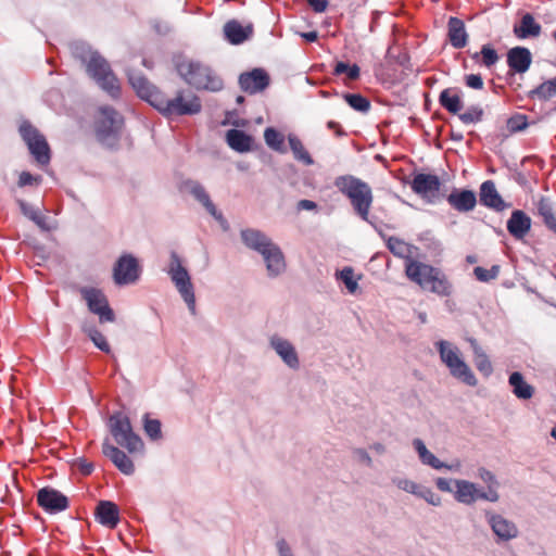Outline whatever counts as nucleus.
Here are the masks:
<instances>
[{
  "mask_svg": "<svg viewBox=\"0 0 556 556\" xmlns=\"http://www.w3.org/2000/svg\"><path fill=\"white\" fill-rule=\"evenodd\" d=\"M128 79L137 94L166 117L195 115L201 112L202 104L195 94L180 90L174 98H168L142 75L129 73Z\"/></svg>",
  "mask_w": 556,
  "mask_h": 556,
  "instance_id": "1",
  "label": "nucleus"
},
{
  "mask_svg": "<svg viewBox=\"0 0 556 556\" xmlns=\"http://www.w3.org/2000/svg\"><path fill=\"white\" fill-rule=\"evenodd\" d=\"M405 275L407 279L421 289L429 290L440 296L452 294V285L445 274L430 264L417 260L409 261L405 264Z\"/></svg>",
  "mask_w": 556,
  "mask_h": 556,
  "instance_id": "2",
  "label": "nucleus"
},
{
  "mask_svg": "<svg viewBox=\"0 0 556 556\" xmlns=\"http://www.w3.org/2000/svg\"><path fill=\"white\" fill-rule=\"evenodd\" d=\"M334 187L350 200L355 214L364 222L369 220L374 202L370 186L353 175H342L334 179Z\"/></svg>",
  "mask_w": 556,
  "mask_h": 556,
  "instance_id": "3",
  "label": "nucleus"
},
{
  "mask_svg": "<svg viewBox=\"0 0 556 556\" xmlns=\"http://www.w3.org/2000/svg\"><path fill=\"white\" fill-rule=\"evenodd\" d=\"M241 238L247 247L263 256L269 276H278L285 270L286 263L280 248L266 235L255 229H245L241 231Z\"/></svg>",
  "mask_w": 556,
  "mask_h": 556,
  "instance_id": "4",
  "label": "nucleus"
},
{
  "mask_svg": "<svg viewBox=\"0 0 556 556\" xmlns=\"http://www.w3.org/2000/svg\"><path fill=\"white\" fill-rule=\"evenodd\" d=\"M86 47L84 45L73 46V53L87 62L88 74L105 90L112 98L119 96V83L114 73L111 71L109 63L99 54L90 53L87 61Z\"/></svg>",
  "mask_w": 556,
  "mask_h": 556,
  "instance_id": "5",
  "label": "nucleus"
},
{
  "mask_svg": "<svg viewBox=\"0 0 556 556\" xmlns=\"http://www.w3.org/2000/svg\"><path fill=\"white\" fill-rule=\"evenodd\" d=\"M180 77L195 89L219 91L224 87L223 79L206 64L193 60H184L177 64Z\"/></svg>",
  "mask_w": 556,
  "mask_h": 556,
  "instance_id": "6",
  "label": "nucleus"
},
{
  "mask_svg": "<svg viewBox=\"0 0 556 556\" xmlns=\"http://www.w3.org/2000/svg\"><path fill=\"white\" fill-rule=\"evenodd\" d=\"M441 362L448 368L450 374L469 387H476L478 380L470 367L463 359L460 350L453 343L440 340L435 343Z\"/></svg>",
  "mask_w": 556,
  "mask_h": 556,
  "instance_id": "7",
  "label": "nucleus"
},
{
  "mask_svg": "<svg viewBox=\"0 0 556 556\" xmlns=\"http://www.w3.org/2000/svg\"><path fill=\"white\" fill-rule=\"evenodd\" d=\"M109 428L114 440L129 453H135L143 447L140 437L132 431L129 418L123 413H116L110 417Z\"/></svg>",
  "mask_w": 556,
  "mask_h": 556,
  "instance_id": "8",
  "label": "nucleus"
},
{
  "mask_svg": "<svg viewBox=\"0 0 556 556\" xmlns=\"http://www.w3.org/2000/svg\"><path fill=\"white\" fill-rule=\"evenodd\" d=\"M124 125L123 116L111 106H101L96 119V135L104 144L116 141Z\"/></svg>",
  "mask_w": 556,
  "mask_h": 556,
  "instance_id": "9",
  "label": "nucleus"
},
{
  "mask_svg": "<svg viewBox=\"0 0 556 556\" xmlns=\"http://www.w3.org/2000/svg\"><path fill=\"white\" fill-rule=\"evenodd\" d=\"M168 275L170 276V279L180 293L181 298L188 305L190 312L195 314V296L193 286L187 269L181 265L180 257L176 252L170 254Z\"/></svg>",
  "mask_w": 556,
  "mask_h": 556,
  "instance_id": "10",
  "label": "nucleus"
},
{
  "mask_svg": "<svg viewBox=\"0 0 556 556\" xmlns=\"http://www.w3.org/2000/svg\"><path fill=\"white\" fill-rule=\"evenodd\" d=\"M20 134L36 161L40 165H47L50 162V148L46 138L28 122L21 124Z\"/></svg>",
  "mask_w": 556,
  "mask_h": 556,
  "instance_id": "11",
  "label": "nucleus"
},
{
  "mask_svg": "<svg viewBox=\"0 0 556 556\" xmlns=\"http://www.w3.org/2000/svg\"><path fill=\"white\" fill-rule=\"evenodd\" d=\"M454 497L457 502L466 505H471L478 500H484L489 502H497L500 495L497 490H494L489 485L486 492L481 491L473 482L467 480H455V492Z\"/></svg>",
  "mask_w": 556,
  "mask_h": 556,
  "instance_id": "12",
  "label": "nucleus"
},
{
  "mask_svg": "<svg viewBox=\"0 0 556 556\" xmlns=\"http://www.w3.org/2000/svg\"><path fill=\"white\" fill-rule=\"evenodd\" d=\"M80 293L91 313L99 316L101 323L114 321L115 315L103 292L96 288H83Z\"/></svg>",
  "mask_w": 556,
  "mask_h": 556,
  "instance_id": "13",
  "label": "nucleus"
},
{
  "mask_svg": "<svg viewBox=\"0 0 556 556\" xmlns=\"http://www.w3.org/2000/svg\"><path fill=\"white\" fill-rule=\"evenodd\" d=\"M37 503L47 513L56 514L68 507L67 497L60 491L46 486L37 492Z\"/></svg>",
  "mask_w": 556,
  "mask_h": 556,
  "instance_id": "14",
  "label": "nucleus"
},
{
  "mask_svg": "<svg viewBox=\"0 0 556 556\" xmlns=\"http://www.w3.org/2000/svg\"><path fill=\"white\" fill-rule=\"evenodd\" d=\"M137 260L130 255L122 256L114 267V280L117 285L134 283L139 278Z\"/></svg>",
  "mask_w": 556,
  "mask_h": 556,
  "instance_id": "15",
  "label": "nucleus"
},
{
  "mask_svg": "<svg viewBox=\"0 0 556 556\" xmlns=\"http://www.w3.org/2000/svg\"><path fill=\"white\" fill-rule=\"evenodd\" d=\"M240 88L250 94L263 91L269 85V76L263 68H254L239 76Z\"/></svg>",
  "mask_w": 556,
  "mask_h": 556,
  "instance_id": "16",
  "label": "nucleus"
},
{
  "mask_svg": "<svg viewBox=\"0 0 556 556\" xmlns=\"http://www.w3.org/2000/svg\"><path fill=\"white\" fill-rule=\"evenodd\" d=\"M440 187L441 182L439 177L432 174H417L410 182L412 190L425 199L434 198L438 194Z\"/></svg>",
  "mask_w": 556,
  "mask_h": 556,
  "instance_id": "17",
  "label": "nucleus"
},
{
  "mask_svg": "<svg viewBox=\"0 0 556 556\" xmlns=\"http://www.w3.org/2000/svg\"><path fill=\"white\" fill-rule=\"evenodd\" d=\"M488 522L500 541H510L518 535L517 526L497 514H488Z\"/></svg>",
  "mask_w": 556,
  "mask_h": 556,
  "instance_id": "18",
  "label": "nucleus"
},
{
  "mask_svg": "<svg viewBox=\"0 0 556 556\" xmlns=\"http://www.w3.org/2000/svg\"><path fill=\"white\" fill-rule=\"evenodd\" d=\"M102 453L122 471L124 475H132L135 465L132 460L118 447L112 445L109 440L102 444Z\"/></svg>",
  "mask_w": 556,
  "mask_h": 556,
  "instance_id": "19",
  "label": "nucleus"
},
{
  "mask_svg": "<svg viewBox=\"0 0 556 556\" xmlns=\"http://www.w3.org/2000/svg\"><path fill=\"white\" fill-rule=\"evenodd\" d=\"M506 227L515 239L521 240L531 229V218L523 211L515 210L507 220Z\"/></svg>",
  "mask_w": 556,
  "mask_h": 556,
  "instance_id": "20",
  "label": "nucleus"
},
{
  "mask_svg": "<svg viewBox=\"0 0 556 556\" xmlns=\"http://www.w3.org/2000/svg\"><path fill=\"white\" fill-rule=\"evenodd\" d=\"M480 202L482 205L497 212L508 206L497 192L495 184L492 180H486L480 186Z\"/></svg>",
  "mask_w": 556,
  "mask_h": 556,
  "instance_id": "21",
  "label": "nucleus"
},
{
  "mask_svg": "<svg viewBox=\"0 0 556 556\" xmlns=\"http://www.w3.org/2000/svg\"><path fill=\"white\" fill-rule=\"evenodd\" d=\"M253 34V26H243L237 20H230L224 25V35L231 45H240L249 39Z\"/></svg>",
  "mask_w": 556,
  "mask_h": 556,
  "instance_id": "22",
  "label": "nucleus"
},
{
  "mask_svg": "<svg viewBox=\"0 0 556 556\" xmlns=\"http://www.w3.org/2000/svg\"><path fill=\"white\" fill-rule=\"evenodd\" d=\"M532 56L529 49L523 47H515L507 53V64L515 73L522 74L527 72L531 65Z\"/></svg>",
  "mask_w": 556,
  "mask_h": 556,
  "instance_id": "23",
  "label": "nucleus"
},
{
  "mask_svg": "<svg viewBox=\"0 0 556 556\" xmlns=\"http://www.w3.org/2000/svg\"><path fill=\"white\" fill-rule=\"evenodd\" d=\"M447 202L458 212H470L477 204V197L471 190L455 189L448 194Z\"/></svg>",
  "mask_w": 556,
  "mask_h": 556,
  "instance_id": "24",
  "label": "nucleus"
},
{
  "mask_svg": "<svg viewBox=\"0 0 556 556\" xmlns=\"http://www.w3.org/2000/svg\"><path fill=\"white\" fill-rule=\"evenodd\" d=\"M447 37L450 43L455 49L464 48L468 42V34L465 23L455 16H451L447 22Z\"/></svg>",
  "mask_w": 556,
  "mask_h": 556,
  "instance_id": "25",
  "label": "nucleus"
},
{
  "mask_svg": "<svg viewBox=\"0 0 556 556\" xmlns=\"http://www.w3.org/2000/svg\"><path fill=\"white\" fill-rule=\"evenodd\" d=\"M96 517L101 525L113 529L119 521L118 507L113 502L101 501L97 506Z\"/></svg>",
  "mask_w": 556,
  "mask_h": 556,
  "instance_id": "26",
  "label": "nucleus"
},
{
  "mask_svg": "<svg viewBox=\"0 0 556 556\" xmlns=\"http://www.w3.org/2000/svg\"><path fill=\"white\" fill-rule=\"evenodd\" d=\"M270 345L282 361L291 368L299 367V358L294 346L287 340L274 336L270 339Z\"/></svg>",
  "mask_w": 556,
  "mask_h": 556,
  "instance_id": "27",
  "label": "nucleus"
},
{
  "mask_svg": "<svg viewBox=\"0 0 556 556\" xmlns=\"http://www.w3.org/2000/svg\"><path fill=\"white\" fill-rule=\"evenodd\" d=\"M413 445L418 454V457L420 459V462L424 464V465H427L433 469H442V468H445V469H448V470H452L454 468H456V466H453V465H447L443 462H441L438 457L434 456V454H432L425 445L424 441L420 440V439H415L413 441ZM457 467H459V465L457 464Z\"/></svg>",
  "mask_w": 556,
  "mask_h": 556,
  "instance_id": "28",
  "label": "nucleus"
},
{
  "mask_svg": "<svg viewBox=\"0 0 556 556\" xmlns=\"http://www.w3.org/2000/svg\"><path fill=\"white\" fill-rule=\"evenodd\" d=\"M508 383L513 394L519 400H530L534 395V387L528 383L519 371L509 375Z\"/></svg>",
  "mask_w": 556,
  "mask_h": 556,
  "instance_id": "29",
  "label": "nucleus"
},
{
  "mask_svg": "<svg viewBox=\"0 0 556 556\" xmlns=\"http://www.w3.org/2000/svg\"><path fill=\"white\" fill-rule=\"evenodd\" d=\"M387 247L394 256L403 258L405 264L409 261H414V254L418 251L417 247H414L397 237H389L387 239Z\"/></svg>",
  "mask_w": 556,
  "mask_h": 556,
  "instance_id": "30",
  "label": "nucleus"
},
{
  "mask_svg": "<svg viewBox=\"0 0 556 556\" xmlns=\"http://www.w3.org/2000/svg\"><path fill=\"white\" fill-rule=\"evenodd\" d=\"M536 210L544 225L556 233V206L553 202L546 197H541L536 202Z\"/></svg>",
  "mask_w": 556,
  "mask_h": 556,
  "instance_id": "31",
  "label": "nucleus"
},
{
  "mask_svg": "<svg viewBox=\"0 0 556 556\" xmlns=\"http://www.w3.org/2000/svg\"><path fill=\"white\" fill-rule=\"evenodd\" d=\"M226 141L232 150L242 153L251 150L253 139L243 130L229 129L226 134Z\"/></svg>",
  "mask_w": 556,
  "mask_h": 556,
  "instance_id": "32",
  "label": "nucleus"
},
{
  "mask_svg": "<svg viewBox=\"0 0 556 556\" xmlns=\"http://www.w3.org/2000/svg\"><path fill=\"white\" fill-rule=\"evenodd\" d=\"M189 191L214 218L217 220L223 219V215L217 211L216 206L211 201L208 193L202 185L199 182H190Z\"/></svg>",
  "mask_w": 556,
  "mask_h": 556,
  "instance_id": "33",
  "label": "nucleus"
},
{
  "mask_svg": "<svg viewBox=\"0 0 556 556\" xmlns=\"http://www.w3.org/2000/svg\"><path fill=\"white\" fill-rule=\"evenodd\" d=\"M540 33L541 25L536 23L534 17L529 13L525 14L521 17L520 24L514 27V34L520 39L538 37Z\"/></svg>",
  "mask_w": 556,
  "mask_h": 556,
  "instance_id": "34",
  "label": "nucleus"
},
{
  "mask_svg": "<svg viewBox=\"0 0 556 556\" xmlns=\"http://www.w3.org/2000/svg\"><path fill=\"white\" fill-rule=\"evenodd\" d=\"M439 103L447 112L458 114L463 109V101L459 91L453 88H446L439 96Z\"/></svg>",
  "mask_w": 556,
  "mask_h": 556,
  "instance_id": "35",
  "label": "nucleus"
},
{
  "mask_svg": "<svg viewBox=\"0 0 556 556\" xmlns=\"http://www.w3.org/2000/svg\"><path fill=\"white\" fill-rule=\"evenodd\" d=\"M472 352H473V362L477 369L484 376L490 377L493 372V366L486 353L482 350V348L478 344L477 340H469Z\"/></svg>",
  "mask_w": 556,
  "mask_h": 556,
  "instance_id": "36",
  "label": "nucleus"
},
{
  "mask_svg": "<svg viewBox=\"0 0 556 556\" xmlns=\"http://www.w3.org/2000/svg\"><path fill=\"white\" fill-rule=\"evenodd\" d=\"M288 141L295 160L304 163L305 165L313 164V159L305 149L300 138H298L295 135H289Z\"/></svg>",
  "mask_w": 556,
  "mask_h": 556,
  "instance_id": "37",
  "label": "nucleus"
},
{
  "mask_svg": "<svg viewBox=\"0 0 556 556\" xmlns=\"http://www.w3.org/2000/svg\"><path fill=\"white\" fill-rule=\"evenodd\" d=\"M266 144L275 151L285 152V137L273 127H268L264 131Z\"/></svg>",
  "mask_w": 556,
  "mask_h": 556,
  "instance_id": "38",
  "label": "nucleus"
},
{
  "mask_svg": "<svg viewBox=\"0 0 556 556\" xmlns=\"http://www.w3.org/2000/svg\"><path fill=\"white\" fill-rule=\"evenodd\" d=\"M479 58H481V63L486 67L493 66L498 61L497 52L490 45H483L481 51L472 55L473 60Z\"/></svg>",
  "mask_w": 556,
  "mask_h": 556,
  "instance_id": "39",
  "label": "nucleus"
},
{
  "mask_svg": "<svg viewBox=\"0 0 556 556\" xmlns=\"http://www.w3.org/2000/svg\"><path fill=\"white\" fill-rule=\"evenodd\" d=\"M532 94L541 100H548L556 94V77L542 83L538 86Z\"/></svg>",
  "mask_w": 556,
  "mask_h": 556,
  "instance_id": "40",
  "label": "nucleus"
},
{
  "mask_svg": "<svg viewBox=\"0 0 556 556\" xmlns=\"http://www.w3.org/2000/svg\"><path fill=\"white\" fill-rule=\"evenodd\" d=\"M344 100L352 109L358 112L365 113L370 109V102L359 93H345Z\"/></svg>",
  "mask_w": 556,
  "mask_h": 556,
  "instance_id": "41",
  "label": "nucleus"
},
{
  "mask_svg": "<svg viewBox=\"0 0 556 556\" xmlns=\"http://www.w3.org/2000/svg\"><path fill=\"white\" fill-rule=\"evenodd\" d=\"M336 276L345 285L350 293H354L357 290L358 283L354 278V270L352 267H344L342 270L338 271Z\"/></svg>",
  "mask_w": 556,
  "mask_h": 556,
  "instance_id": "42",
  "label": "nucleus"
},
{
  "mask_svg": "<svg viewBox=\"0 0 556 556\" xmlns=\"http://www.w3.org/2000/svg\"><path fill=\"white\" fill-rule=\"evenodd\" d=\"M459 119L464 124H476L482 121L483 109L479 105L468 108L464 113H458Z\"/></svg>",
  "mask_w": 556,
  "mask_h": 556,
  "instance_id": "43",
  "label": "nucleus"
},
{
  "mask_svg": "<svg viewBox=\"0 0 556 556\" xmlns=\"http://www.w3.org/2000/svg\"><path fill=\"white\" fill-rule=\"evenodd\" d=\"M84 330L87 332L90 340L93 342V344L99 350H101L104 353L111 352L110 344L108 343L105 337L103 336V333L101 331H99L98 329H96L93 327L88 328V329L85 328Z\"/></svg>",
  "mask_w": 556,
  "mask_h": 556,
  "instance_id": "44",
  "label": "nucleus"
},
{
  "mask_svg": "<svg viewBox=\"0 0 556 556\" xmlns=\"http://www.w3.org/2000/svg\"><path fill=\"white\" fill-rule=\"evenodd\" d=\"M359 73H361V70H359L358 65H356V64L350 65L344 62H338L333 68L334 75L346 74V76L350 80H356L359 77Z\"/></svg>",
  "mask_w": 556,
  "mask_h": 556,
  "instance_id": "45",
  "label": "nucleus"
},
{
  "mask_svg": "<svg viewBox=\"0 0 556 556\" xmlns=\"http://www.w3.org/2000/svg\"><path fill=\"white\" fill-rule=\"evenodd\" d=\"M20 206L25 216L31 219L41 229H47L45 216L23 201H20Z\"/></svg>",
  "mask_w": 556,
  "mask_h": 556,
  "instance_id": "46",
  "label": "nucleus"
},
{
  "mask_svg": "<svg viewBox=\"0 0 556 556\" xmlns=\"http://www.w3.org/2000/svg\"><path fill=\"white\" fill-rule=\"evenodd\" d=\"M144 431L151 439L156 440L161 438V422L157 419H150L148 415L144 417Z\"/></svg>",
  "mask_w": 556,
  "mask_h": 556,
  "instance_id": "47",
  "label": "nucleus"
},
{
  "mask_svg": "<svg viewBox=\"0 0 556 556\" xmlns=\"http://www.w3.org/2000/svg\"><path fill=\"white\" fill-rule=\"evenodd\" d=\"M473 274L476 278L480 281H490L497 277L498 266H492L490 269H485L483 267L478 266L473 269Z\"/></svg>",
  "mask_w": 556,
  "mask_h": 556,
  "instance_id": "48",
  "label": "nucleus"
},
{
  "mask_svg": "<svg viewBox=\"0 0 556 556\" xmlns=\"http://www.w3.org/2000/svg\"><path fill=\"white\" fill-rule=\"evenodd\" d=\"M527 126V116L522 114H516L507 121V127L511 132L521 131L526 129Z\"/></svg>",
  "mask_w": 556,
  "mask_h": 556,
  "instance_id": "49",
  "label": "nucleus"
},
{
  "mask_svg": "<svg viewBox=\"0 0 556 556\" xmlns=\"http://www.w3.org/2000/svg\"><path fill=\"white\" fill-rule=\"evenodd\" d=\"M418 497L424 498L427 503L433 506H439L441 504L440 496L437 495L431 489L424 485L420 488Z\"/></svg>",
  "mask_w": 556,
  "mask_h": 556,
  "instance_id": "50",
  "label": "nucleus"
},
{
  "mask_svg": "<svg viewBox=\"0 0 556 556\" xmlns=\"http://www.w3.org/2000/svg\"><path fill=\"white\" fill-rule=\"evenodd\" d=\"M397 486L400 489H402L403 491L412 493V494H414L416 496H418V493H419L420 488H421L420 484H417L416 482H414L412 480H408V479L400 480L397 482Z\"/></svg>",
  "mask_w": 556,
  "mask_h": 556,
  "instance_id": "51",
  "label": "nucleus"
},
{
  "mask_svg": "<svg viewBox=\"0 0 556 556\" xmlns=\"http://www.w3.org/2000/svg\"><path fill=\"white\" fill-rule=\"evenodd\" d=\"M465 83L469 88L480 90L483 88V80L479 74H469L465 77Z\"/></svg>",
  "mask_w": 556,
  "mask_h": 556,
  "instance_id": "52",
  "label": "nucleus"
},
{
  "mask_svg": "<svg viewBox=\"0 0 556 556\" xmlns=\"http://www.w3.org/2000/svg\"><path fill=\"white\" fill-rule=\"evenodd\" d=\"M479 477L488 484V486L491 485L494 490H496L498 483L495 476L491 471L485 468H480Z\"/></svg>",
  "mask_w": 556,
  "mask_h": 556,
  "instance_id": "53",
  "label": "nucleus"
},
{
  "mask_svg": "<svg viewBox=\"0 0 556 556\" xmlns=\"http://www.w3.org/2000/svg\"><path fill=\"white\" fill-rule=\"evenodd\" d=\"M39 181H40V177H35L28 172H22L20 174V178H18V186L20 187L30 186L34 184H38Z\"/></svg>",
  "mask_w": 556,
  "mask_h": 556,
  "instance_id": "54",
  "label": "nucleus"
},
{
  "mask_svg": "<svg viewBox=\"0 0 556 556\" xmlns=\"http://www.w3.org/2000/svg\"><path fill=\"white\" fill-rule=\"evenodd\" d=\"M307 2L316 13L325 12L328 5L327 0H307Z\"/></svg>",
  "mask_w": 556,
  "mask_h": 556,
  "instance_id": "55",
  "label": "nucleus"
},
{
  "mask_svg": "<svg viewBox=\"0 0 556 556\" xmlns=\"http://www.w3.org/2000/svg\"><path fill=\"white\" fill-rule=\"evenodd\" d=\"M354 454L359 462L366 464L367 466L371 465V457L365 450L357 448L355 450Z\"/></svg>",
  "mask_w": 556,
  "mask_h": 556,
  "instance_id": "56",
  "label": "nucleus"
},
{
  "mask_svg": "<svg viewBox=\"0 0 556 556\" xmlns=\"http://www.w3.org/2000/svg\"><path fill=\"white\" fill-rule=\"evenodd\" d=\"M316 207H317V204L311 200H301L298 203L299 210L312 211V210H315Z\"/></svg>",
  "mask_w": 556,
  "mask_h": 556,
  "instance_id": "57",
  "label": "nucleus"
},
{
  "mask_svg": "<svg viewBox=\"0 0 556 556\" xmlns=\"http://www.w3.org/2000/svg\"><path fill=\"white\" fill-rule=\"evenodd\" d=\"M435 484L439 490L448 492L451 491V482L447 479L444 478H438L435 481Z\"/></svg>",
  "mask_w": 556,
  "mask_h": 556,
  "instance_id": "58",
  "label": "nucleus"
},
{
  "mask_svg": "<svg viewBox=\"0 0 556 556\" xmlns=\"http://www.w3.org/2000/svg\"><path fill=\"white\" fill-rule=\"evenodd\" d=\"M327 127L330 129V130H333L336 136L338 137H341L344 135V131L341 127V125L337 122H333V121H330L327 123Z\"/></svg>",
  "mask_w": 556,
  "mask_h": 556,
  "instance_id": "59",
  "label": "nucleus"
},
{
  "mask_svg": "<svg viewBox=\"0 0 556 556\" xmlns=\"http://www.w3.org/2000/svg\"><path fill=\"white\" fill-rule=\"evenodd\" d=\"M278 549L280 556H292L289 546L287 545L286 541L281 540L278 542Z\"/></svg>",
  "mask_w": 556,
  "mask_h": 556,
  "instance_id": "60",
  "label": "nucleus"
},
{
  "mask_svg": "<svg viewBox=\"0 0 556 556\" xmlns=\"http://www.w3.org/2000/svg\"><path fill=\"white\" fill-rule=\"evenodd\" d=\"M302 38H304L308 42H314L318 38L317 31H307L301 34Z\"/></svg>",
  "mask_w": 556,
  "mask_h": 556,
  "instance_id": "61",
  "label": "nucleus"
},
{
  "mask_svg": "<svg viewBox=\"0 0 556 556\" xmlns=\"http://www.w3.org/2000/svg\"><path fill=\"white\" fill-rule=\"evenodd\" d=\"M371 448H372L374 451H376L377 453H379V454L384 453V450H386V448H384V446H383L381 443H375V444H372V445H371Z\"/></svg>",
  "mask_w": 556,
  "mask_h": 556,
  "instance_id": "62",
  "label": "nucleus"
},
{
  "mask_svg": "<svg viewBox=\"0 0 556 556\" xmlns=\"http://www.w3.org/2000/svg\"><path fill=\"white\" fill-rule=\"evenodd\" d=\"M81 470H83V472H84L85 475H89V473H91V471H92V466H91L90 464L85 465V466H83V467H81Z\"/></svg>",
  "mask_w": 556,
  "mask_h": 556,
  "instance_id": "63",
  "label": "nucleus"
},
{
  "mask_svg": "<svg viewBox=\"0 0 556 556\" xmlns=\"http://www.w3.org/2000/svg\"><path fill=\"white\" fill-rule=\"evenodd\" d=\"M242 101H243V97H242V96H239V97L237 98V102H238V103H241Z\"/></svg>",
  "mask_w": 556,
  "mask_h": 556,
  "instance_id": "64",
  "label": "nucleus"
}]
</instances>
